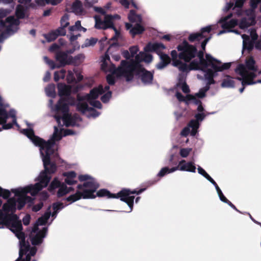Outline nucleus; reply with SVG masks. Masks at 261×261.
<instances>
[{
	"label": "nucleus",
	"mask_w": 261,
	"mask_h": 261,
	"mask_svg": "<svg viewBox=\"0 0 261 261\" xmlns=\"http://www.w3.org/2000/svg\"><path fill=\"white\" fill-rule=\"evenodd\" d=\"M88 199L85 197V194L82 191L78 190L74 194L71 195L66 198V200L70 202L71 203L75 202L81 199Z\"/></svg>",
	"instance_id": "nucleus-30"
},
{
	"label": "nucleus",
	"mask_w": 261,
	"mask_h": 261,
	"mask_svg": "<svg viewBox=\"0 0 261 261\" xmlns=\"http://www.w3.org/2000/svg\"><path fill=\"white\" fill-rule=\"evenodd\" d=\"M5 225L10 227V230L14 233L22 230L21 221L18 220V217L14 214L6 215L3 219Z\"/></svg>",
	"instance_id": "nucleus-10"
},
{
	"label": "nucleus",
	"mask_w": 261,
	"mask_h": 261,
	"mask_svg": "<svg viewBox=\"0 0 261 261\" xmlns=\"http://www.w3.org/2000/svg\"><path fill=\"white\" fill-rule=\"evenodd\" d=\"M43 36L48 42L54 41L58 37V35L56 34L54 30L51 31L48 34H44L43 35Z\"/></svg>",
	"instance_id": "nucleus-46"
},
{
	"label": "nucleus",
	"mask_w": 261,
	"mask_h": 261,
	"mask_svg": "<svg viewBox=\"0 0 261 261\" xmlns=\"http://www.w3.org/2000/svg\"><path fill=\"white\" fill-rule=\"evenodd\" d=\"M2 210L6 214H8L9 212L14 214L16 211V202L15 200L14 199L8 200L7 202L3 204Z\"/></svg>",
	"instance_id": "nucleus-26"
},
{
	"label": "nucleus",
	"mask_w": 261,
	"mask_h": 261,
	"mask_svg": "<svg viewBox=\"0 0 261 261\" xmlns=\"http://www.w3.org/2000/svg\"><path fill=\"white\" fill-rule=\"evenodd\" d=\"M72 11L75 13H80L83 11V6L81 1L75 0L72 4L71 7Z\"/></svg>",
	"instance_id": "nucleus-41"
},
{
	"label": "nucleus",
	"mask_w": 261,
	"mask_h": 261,
	"mask_svg": "<svg viewBox=\"0 0 261 261\" xmlns=\"http://www.w3.org/2000/svg\"><path fill=\"white\" fill-rule=\"evenodd\" d=\"M232 16V14L230 13L220 20V22H222V28L224 29H231L237 25L238 20L237 19H232L228 21H227Z\"/></svg>",
	"instance_id": "nucleus-20"
},
{
	"label": "nucleus",
	"mask_w": 261,
	"mask_h": 261,
	"mask_svg": "<svg viewBox=\"0 0 261 261\" xmlns=\"http://www.w3.org/2000/svg\"><path fill=\"white\" fill-rule=\"evenodd\" d=\"M208 181L211 182L215 186V189H216V191L220 198V199H222V198H223L225 196L222 193L221 189L218 186L217 184L212 178H211Z\"/></svg>",
	"instance_id": "nucleus-52"
},
{
	"label": "nucleus",
	"mask_w": 261,
	"mask_h": 261,
	"mask_svg": "<svg viewBox=\"0 0 261 261\" xmlns=\"http://www.w3.org/2000/svg\"><path fill=\"white\" fill-rule=\"evenodd\" d=\"M245 67L249 72L255 73L258 71V66L256 65V62L252 56H249L246 58Z\"/></svg>",
	"instance_id": "nucleus-22"
},
{
	"label": "nucleus",
	"mask_w": 261,
	"mask_h": 261,
	"mask_svg": "<svg viewBox=\"0 0 261 261\" xmlns=\"http://www.w3.org/2000/svg\"><path fill=\"white\" fill-rule=\"evenodd\" d=\"M246 0H232L226 3L225 11H228L232 8L233 13L238 17L241 16L244 14L242 7Z\"/></svg>",
	"instance_id": "nucleus-13"
},
{
	"label": "nucleus",
	"mask_w": 261,
	"mask_h": 261,
	"mask_svg": "<svg viewBox=\"0 0 261 261\" xmlns=\"http://www.w3.org/2000/svg\"><path fill=\"white\" fill-rule=\"evenodd\" d=\"M146 188H142L139 190H131L129 189L123 188L117 194L111 193L106 189H101L98 190L95 195L98 197H107V198H120V200L125 202L129 206L130 210L132 211L134 206L135 196L131 194L139 195L144 192Z\"/></svg>",
	"instance_id": "nucleus-1"
},
{
	"label": "nucleus",
	"mask_w": 261,
	"mask_h": 261,
	"mask_svg": "<svg viewBox=\"0 0 261 261\" xmlns=\"http://www.w3.org/2000/svg\"><path fill=\"white\" fill-rule=\"evenodd\" d=\"M196 167L194 162H187L186 160H181L178 164V165L176 167H173L172 171H175L177 170L180 171H185L195 173L196 172Z\"/></svg>",
	"instance_id": "nucleus-15"
},
{
	"label": "nucleus",
	"mask_w": 261,
	"mask_h": 261,
	"mask_svg": "<svg viewBox=\"0 0 261 261\" xmlns=\"http://www.w3.org/2000/svg\"><path fill=\"white\" fill-rule=\"evenodd\" d=\"M187 62H183L182 65L180 66L179 70L183 72H188L191 70H203L202 68H201L199 65V62L197 60H193L190 62L189 64H187Z\"/></svg>",
	"instance_id": "nucleus-18"
},
{
	"label": "nucleus",
	"mask_w": 261,
	"mask_h": 261,
	"mask_svg": "<svg viewBox=\"0 0 261 261\" xmlns=\"http://www.w3.org/2000/svg\"><path fill=\"white\" fill-rule=\"evenodd\" d=\"M220 64H218V63L215 62L214 65H213V69L216 72L217 71H222L224 70H227L230 68L231 66L230 63H224L222 65Z\"/></svg>",
	"instance_id": "nucleus-37"
},
{
	"label": "nucleus",
	"mask_w": 261,
	"mask_h": 261,
	"mask_svg": "<svg viewBox=\"0 0 261 261\" xmlns=\"http://www.w3.org/2000/svg\"><path fill=\"white\" fill-rule=\"evenodd\" d=\"M99 183L96 179L92 177L90 180L84 182L83 184H79L77 186V189L79 190H82L85 194V197L88 199H94L96 198L95 192L99 187Z\"/></svg>",
	"instance_id": "nucleus-9"
},
{
	"label": "nucleus",
	"mask_w": 261,
	"mask_h": 261,
	"mask_svg": "<svg viewBox=\"0 0 261 261\" xmlns=\"http://www.w3.org/2000/svg\"><path fill=\"white\" fill-rule=\"evenodd\" d=\"M145 31L143 26L141 25L139 23H137L129 31L130 34L133 37H134L137 35L141 34Z\"/></svg>",
	"instance_id": "nucleus-33"
},
{
	"label": "nucleus",
	"mask_w": 261,
	"mask_h": 261,
	"mask_svg": "<svg viewBox=\"0 0 261 261\" xmlns=\"http://www.w3.org/2000/svg\"><path fill=\"white\" fill-rule=\"evenodd\" d=\"M6 23H8L9 24V26L7 27V30L9 32L12 30L11 27L13 25H18L20 23V21L19 19L16 18L13 16H10L6 18V21H0V27L3 28L6 27Z\"/></svg>",
	"instance_id": "nucleus-21"
},
{
	"label": "nucleus",
	"mask_w": 261,
	"mask_h": 261,
	"mask_svg": "<svg viewBox=\"0 0 261 261\" xmlns=\"http://www.w3.org/2000/svg\"><path fill=\"white\" fill-rule=\"evenodd\" d=\"M227 78L224 79L222 83L221 87L224 88H233L234 87V81L230 76H227Z\"/></svg>",
	"instance_id": "nucleus-42"
},
{
	"label": "nucleus",
	"mask_w": 261,
	"mask_h": 261,
	"mask_svg": "<svg viewBox=\"0 0 261 261\" xmlns=\"http://www.w3.org/2000/svg\"><path fill=\"white\" fill-rule=\"evenodd\" d=\"M20 132L25 135L30 140L35 135L32 128H26L21 130Z\"/></svg>",
	"instance_id": "nucleus-50"
},
{
	"label": "nucleus",
	"mask_w": 261,
	"mask_h": 261,
	"mask_svg": "<svg viewBox=\"0 0 261 261\" xmlns=\"http://www.w3.org/2000/svg\"><path fill=\"white\" fill-rule=\"evenodd\" d=\"M42 161L44 170L41 172L38 177L39 182L37 183L40 184L41 190L43 188L47 187L50 180L51 176L48 175L47 174H53L57 170L56 164L54 162H51L50 158L48 157V155L43 157Z\"/></svg>",
	"instance_id": "nucleus-4"
},
{
	"label": "nucleus",
	"mask_w": 261,
	"mask_h": 261,
	"mask_svg": "<svg viewBox=\"0 0 261 261\" xmlns=\"http://www.w3.org/2000/svg\"><path fill=\"white\" fill-rule=\"evenodd\" d=\"M173 169V167L169 169L167 167H164L161 169L160 171L158 174V176L160 177H163L164 175H165L167 173L173 172L174 171H172V170Z\"/></svg>",
	"instance_id": "nucleus-53"
},
{
	"label": "nucleus",
	"mask_w": 261,
	"mask_h": 261,
	"mask_svg": "<svg viewBox=\"0 0 261 261\" xmlns=\"http://www.w3.org/2000/svg\"><path fill=\"white\" fill-rule=\"evenodd\" d=\"M204 77L207 81V83L208 85L214 84L215 83V81L214 80V72L211 69H207L205 71Z\"/></svg>",
	"instance_id": "nucleus-38"
},
{
	"label": "nucleus",
	"mask_w": 261,
	"mask_h": 261,
	"mask_svg": "<svg viewBox=\"0 0 261 261\" xmlns=\"http://www.w3.org/2000/svg\"><path fill=\"white\" fill-rule=\"evenodd\" d=\"M189 126L192 128L191 135L193 136H195L199 126V122L197 120H191L189 123Z\"/></svg>",
	"instance_id": "nucleus-40"
},
{
	"label": "nucleus",
	"mask_w": 261,
	"mask_h": 261,
	"mask_svg": "<svg viewBox=\"0 0 261 261\" xmlns=\"http://www.w3.org/2000/svg\"><path fill=\"white\" fill-rule=\"evenodd\" d=\"M234 71L236 73L241 76V77H237L236 79L241 81L242 86L254 84V79L257 76V74L246 70L243 64H238Z\"/></svg>",
	"instance_id": "nucleus-8"
},
{
	"label": "nucleus",
	"mask_w": 261,
	"mask_h": 261,
	"mask_svg": "<svg viewBox=\"0 0 261 261\" xmlns=\"http://www.w3.org/2000/svg\"><path fill=\"white\" fill-rule=\"evenodd\" d=\"M255 24H253L252 21L249 20L248 18L243 17L239 23V27L241 29H244Z\"/></svg>",
	"instance_id": "nucleus-43"
},
{
	"label": "nucleus",
	"mask_w": 261,
	"mask_h": 261,
	"mask_svg": "<svg viewBox=\"0 0 261 261\" xmlns=\"http://www.w3.org/2000/svg\"><path fill=\"white\" fill-rule=\"evenodd\" d=\"M175 96L177 98V99L179 101H183V102H185L186 103L187 105H188L189 104V102H188V101L187 98H186V96L185 97L180 92H177L175 94Z\"/></svg>",
	"instance_id": "nucleus-61"
},
{
	"label": "nucleus",
	"mask_w": 261,
	"mask_h": 261,
	"mask_svg": "<svg viewBox=\"0 0 261 261\" xmlns=\"http://www.w3.org/2000/svg\"><path fill=\"white\" fill-rule=\"evenodd\" d=\"M68 194V191L67 190V186L65 184L63 183L62 186L59 188L57 196L58 198H61L64 195Z\"/></svg>",
	"instance_id": "nucleus-47"
},
{
	"label": "nucleus",
	"mask_w": 261,
	"mask_h": 261,
	"mask_svg": "<svg viewBox=\"0 0 261 261\" xmlns=\"http://www.w3.org/2000/svg\"><path fill=\"white\" fill-rule=\"evenodd\" d=\"M160 57V61L156 64V67L158 69H162L166 67L171 62V59L169 56L163 54L159 56Z\"/></svg>",
	"instance_id": "nucleus-28"
},
{
	"label": "nucleus",
	"mask_w": 261,
	"mask_h": 261,
	"mask_svg": "<svg viewBox=\"0 0 261 261\" xmlns=\"http://www.w3.org/2000/svg\"><path fill=\"white\" fill-rule=\"evenodd\" d=\"M43 58L45 63L49 66L52 70L72 64V56L68 55L67 53L64 51L60 50L56 53L55 59L58 63H56L53 60L49 59L46 56H44Z\"/></svg>",
	"instance_id": "nucleus-5"
},
{
	"label": "nucleus",
	"mask_w": 261,
	"mask_h": 261,
	"mask_svg": "<svg viewBox=\"0 0 261 261\" xmlns=\"http://www.w3.org/2000/svg\"><path fill=\"white\" fill-rule=\"evenodd\" d=\"M95 28L98 29L104 30V20L102 21L99 16H95Z\"/></svg>",
	"instance_id": "nucleus-51"
},
{
	"label": "nucleus",
	"mask_w": 261,
	"mask_h": 261,
	"mask_svg": "<svg viewBox=\"0 0 261 261\" xmlns=\"http://www.w3.org/2000/svg\"><path fill=\"white\" fill-rule=\"evenodd\" d=\"M85 58V56L84 54H80L74 56V57H72V59L71 60L72 64L71 65H75L77 64L81 63L83 60Z\"/></svg>",
	"instance_id": "nucleus-49"
},
{
	"label": "nucleus",
	"mask_w": 261,
	"mask_h": 261,
	"mask_svg": "<svg viewBox=\"0 0 261 261\" xmlns=\"http://www.w3.org/2000/svg\"><path fill=\"white\" fill-rule=\"evenodd\" d=\"M69 18V15L67 14H65L60 20L61 25L66 28L69 24V22H68Z\"/></svg>",
	"instance_id": "nucleus-54"
},
{
	"label": "nucleus",
	"mask_w": 261,
	"mask_h": 261,
	"mask_svg": "<svg viewBox=\"0 0 261 261\" xmlns=\"http://www.w3.org/2000/svg\"><path fill=\"white\" fill-rule=\"evenodd\" d=\"M111 96H112V92L109 91L101 97L100 99L102 102L107 103L109 101Z\"/></svg>",
	"instance_id": "nucleus-60"
},
{
	"label": "nucleus",
	"mask_w": 261,
	"mask_h": 261,
	"mask_svg": "<svg viewBox=\"0 0 261 261\" xmlns=\"http://www.w3.org/2000/svg\"><path fill=\"white\" fill-rule=\"evenodd\" d=\"M11 195L9 190L4 189L0 187V197H2L4 199H8Z\"/></svg>",
	"instance_id": "nucleus-58"
},
{
	"label": "nucleus",
	"mask_w": 261,
	"mask_h": 261,
	"mask_svg": "<svg viewBox=\"0 0 261 261\" xmlns=\"http://www.w3.org/2000/svg\"><path fill=\"white\" fill-rule=\"evenodd\" d=\"M196 96H195V95H193L192 94H188L186 96V98L188 100L190 101V100H193V103L195 105H199L200 104H202V102L199 99H198L196 98Z\"/></svg>",
	"instance_id": "nucleus-56"
},
{
	"label": "nucleus",
	"mask_w": 261,
	"mask_h": 261,
	"mask_svg": "<svg viewBox=\"0 0 261 261\" xmlns=\"http://www.w3.org/2000/svg\"><path fill=\"white\" fill-rule=\"evenodd\" d=\"M205 59L204 58L199 59V65L201 68H202L203 71L208 66H211L213 68V65H214L215 62L218 63L219 65L221 63V62L214 57L211 55L206 54L205 55Z\"/></svg>",
	"instance_id": "nucleus-16"
},
{
	"label": "nucleus",
	"mask_w": 261,
	"mask_h": 261,
	"mask_svg": "<svg viewBox=\"0 0 261 261\" xmlns=\"http://www.w3.org/2000/svg\"><path fill=\"white\" fill-rule=\"evenodd\" d=\"M244 13L248 17L249 20L252 21L253 24L256 23L255 10L252 8L248 9L244 11Z\"/></svg>",
	"instance_id": "nucleus-39"
},
{
	"label": "nucleus",
	"mask_w": 261,
	"mask_h": 261,
	"mask_svg": "<svg viewBox=\"0 0 261 261\" xmlns=\"http://www.w3.org/2000/svg\"><path fill=\"white\" fill-rule=\"evenodd\" d=\"M58 89L59 96L61 97L65 96L64 98H67L68 99L71 100L70 105L73 106L74 105V98L70 96L71 93L70 86H67L64 83H59L58 84Z\"/></svg>",
	"instance_id": "nucleus-14"
},
{
	"label": "nucleus",
	"mask_w": 261,
	"mask_h": 261,
	"mask_svg": "<svg viewBox=\"0 0 261 261\" xmlns=\"http://www.w3.org/2000/svg\"><path fill=\"white\" fill-rule=\"evenodd\" d=\"M142 55L143 56V61L147 63H149L152 61L153 57L151 55L146 54L143 52Z\"/></svg>",
	"instance_id": "nucleus-63"
},
{
	"label": "nucleus",
	"mask_w": 261,
	"mask_h": 261,
	"mask_svg": "<svg viewBox=\"0 0 261 261\" xmlns=\"http://www.w3.org/2000/svg\"><path fill=\"white\" fill-rule=\"evenodd\" d=\"M55 132L54 133V139L49 140L47 141H45L44 139L35 135L31 139V141L37 146L40 147L41 154L43 157L47 156L50 158V156L54 153L53 146L55 144V140L56 137H58L57 140H60L61 136L57 134L58 128L55 126Z\"/></svg>",
	"instance_id": "nucleus-3"
},
{
	"label": "nucleus",
	"mask_w": 261,
	"mask_h": 261,
	"mask_svg": "<svg viewBox=\"0 0 261 261\" xmlns=\"http://www.w3.org/2000/svg\"><path fill=\"white\" fill-rule=\"evenodd\" d=\"M70 102L71 100L68 99L67 98H60L55 106L56 111L62 112L63 115L68 114L69 112V105Z\"/></svg>",
	"instance_id": "nucleus-17"
},
{
	"label": "nucleus",
	"mask_w": 261,
	"mask_h": 261,
	"mask_svg": "<svg viewBox=\"0 0 261 261\" xmlns=\"http://www.w3.org/2000/svg\"><path fill=\"white\" fill-rule=\"evenodd\" d=\"M178 51H180L178 58L185 62H190L197 55V49L195 45L190 44L187 41H184L179 44L177 47Z\"/></svg>",
	"instance_id": "nucleus-6"
},
{
	"label": "nucleus",
	"mask_w": 261,
	"mask_h": 261,
	"mask_svg": "<svg viewBox=\"0 0 261 261\" xmlns=\"http://www.w3.org/2000/svg\"><path fill=\"white\" fill-rule=\"evenodd\" d=\"M128 19L131 22L140 23L142 21V17L137 14L134 10H131L128 15Z\"/></svg>",
	"instance_id": "nucleus-36"
},
{
	"label": "nucleus",
	"mask_w": 261,
	"mask_h": 261,
	"mask_svg": "<svg viewBox=\"0 0 261 261\" xmlns=\"http://www.w3.org/2000/svg\"><path fill=\"white\" fill-rule=\"evenodd\" d=\"M11 117L14 118L13 120V121H12V123H2V124H3V126H2V129H10L11 128L13 125L14 124H15L16 126H17L18 127H19V125L17 123V122H16V118H15V115H10Z\"/></svg>",
	"instance_id": "nucleus-48"
},
{
	"label": "nucleus",
	"mask_w": 261,
	"mask_h": 261,
	"mask_svg": "<svg viewBox=\"0 0 261 261\" xmlns=\"http://www.w3.org/2000/svg\"><path fill=\"white\" fill-rule=\"evenodd\" d=\"M62 118L66 127L74 126L76 125V118L72 116L69 113L63 115Z\"/></svg>",
	"instance_id": "nucleus-29"
},
{
	"label": "nucleus",
	"mask_w": 261,
	"mask_h": 261,
	"mask_svg": "<svg viewBox=\"0 0 261 261\" xmlns=\"http://www.w3.org/2000/svg\"><path fill=\"white\" fill-rule=\"evenodd\" d=\"M30 249V245L29 242L25 241H20V247L19 252V257L16 260L18 261L19 258H21L22 256L27 254Z\"/></svg>",
	"instance_id": "nucleus-31"
},
{
	"label": "nucleus",
	"mask_w": 261,
	"mask_h": 261,
	"mask_svg": "<svg viewBox=\"0 0 261 261\" xmlns=\"http://www.w3.org/2000/svg\"><path fill=\"white\" fill-rule=\"evenodd\" d=\"M243 41V49H247L250 53L253 49L255 42L250 40V37L246 34H243L241 36Z\"/></svg>",
	"instance_id": "nucleus-24"
},
{
	"label": "nucleus",
	"mask_w": 261,
	"mask_h": 261,
	"mask_svg": "<svg viewBox=\"0 0 261 261\" xmlns=\"http://www.w3.org/2000/svg\"><path fill=\"white\" fill-rule=\"evenodd\" d=\"M47 232V228L44 227L41 230L39 231L34 237H33L31 241L32 245H39L42 242V239L45 237V234Z\"/></svg>",
	"instance_id": "nucleus-25"
},
{
	"label": "nucleus",
	"mask_w": 261,
	"mask_h": 261,
	"mask_svg": "<svg viewBox=\"0 0 261 261\" xmlns=\"http://www.w3.org/2000/svg\"><path fill=\"white\" fill-rule=\"evenodd\" d=\"M142 53L143 52H140L137 54L135 60L132 59L129 61L122 60L120 66L118 67L116 70L117 73L120 76L124 77L127 82L133 80V71L143 67L141 64V62L143 61Z\"/></svg>",
	"instance_id": "nucleus-2"
},
{
	"label": "nucleus",
	"mask_w": 261,
	"mask_h": 261,
	"mask_svg": "<svg viewBox=\"0 0 261 261\" xmlns=\"http://www.w3.org/2000/svg\"><path fill=\"white\" fill-rule=\"evenodd\" d=\"M171 56L172 57V65L175 67H177L178 70L179 69V67L182 65V62L181 60L177 59L178 57V54H177V51L175 50H173L171 51Z\"/></svg>",
	"instance_id": "nucleus-34"
},
{
	"label": "nucleus",
	"mask_w": 261,
	"mask_h": 261,
	"mask_svg": "<svg viewBox=\"0 0 261 261\" xmlns=\"http://www.w3.org/2000/svg\"><path fill=\"white\" fill-rule=\"evenodd\" d=\"M76 110L82 113V114H84L87 111L89 112H94L96 114H94V116H98V112L93 108L89 107L88 104L86 102H79L76 104Z\"/></svg>",
	"instance_id": "nucleus-27"
},
{
	"label": "nucleus",
	"mask_w": 261,
	"mask_h": 261,
	"mask_svg": "<svg viewBox=\"0 0 261 261\" xmlns=\"http://www.w3.org/2000/svg\"><path fill=\"white\" fill-rule=\"evenodd\" d=\"M41 190V187L39 184H35L34 185H29L24 188L12 189L11 191L15 194V196H22L25 203L32 204L34 199L30 196H27L28 193H30L33 196L36 195Z\"/></svg>",
	"instance_id": "nucleus-7"
},
{
	"label": "nucleus",
	"mask_w": 261,
	"mask_h": 261,
	"mask_svg": "<svg viewBox=\"0 0 261 261\" xmlns=\"http://www.w3.org/2000/svg\"><path fill=\"white\" fill-rule=\"evenodd\" d=\"M80 28H82L81 22L80 20H77L74 25L70 26L69 28L70 31H74L76 30H80Z\"/></svg>",
	"instance_id": "nucleus-64"
},
{
	"label": "nucleus",
	"mask_w": 261,
	"mask_h": 261,
	"mask_svg": "<svg viewBox=\"0 0 261 261\" xmlns=\"http://www.w3.org/2000/svg\"><path fill=\"white\" fill-rule=\"evenodd\" d=\"M198 173L203 176L206 179L209 180L212 177L208 174L201 167L199 166L197 168Z\"/></svg>",
	"instance_id": "nucleus-62"
},
{
	"label": "nucleus",
	"mask_w": 261,
	"mask_h": 261,
	"mask_svg": "<svg viewBox=\"0 0 261 261\" xmlns=\"http://www.w3.org/2000/svg\"><path fill=\"white\" fill-rule=\"evenodd\" d=\"M165 48V45L162 43L155 42L153 44L148 43L145 47V50L146 51H154L160 56L164 54L162 51Z\"/></svg>",
	"instance_id": "nucleus-19"
},
{
	"label": "nucleus",
	"mask_w": 261,
	"mask_h": 261,
	"mask_svg": "<svg viewBox=\"0 0 261 261\" xmlns=\"http://www.w3.org/2000/svg\"><path fill=\"white\" fill-rule=\"evenodd\" d=\"M15 15L18 19H23L25 17V9L23 6L18 5L17 6L15 11Z\"/></svg>",
	"instance_id": "nucleus-44"
},
{
	"label": "nucleus",
	"mask_w": 261,
	"mask_h": 261,
	"mask_svg": "<svg viewBox=\"0 0 261 261\" xmlns=\"http://www.w3.org/2000/svg\"><path fill=\"white\" fill-rule=\"evenodd\" d=\"M118 15L115 16H112L111 15H107L105 17L104 19V30H106L109 28L113 29L114 27H115L114 25L113 20L114 18L118 17Z\"/></svg>",
	"instance_id": "nucleus-32"
},
{
	"label": "nucleus",
	"mask_w": 261,
	"mask_h": 261,
	"mask_svg": "<svg viewBox=\"0 0 261 261\" xmlns=\"http://www.w3.org/2000/svg\"><path fill=\"white\" fill-rule=\"evenodd\" d=\"M63 184V182L60 181L57 178H55L50 183L48 189L50 192H51L58 188H59Z\"/></svg>",
	"instance_id": "nucleus-45"
},
{
	"label": "nucleus",
	"mask_w": 261,
	"mask_h": 261,
	"mask_svg": "<svg viewBox=\"0 0 261 261\" xmlns=\"http://www.w3.org/2000/svg\"><path fill=\"white\" fill-rule=\"evenodd\" d=\"M212 37V34H211L208 36L206 37L204 39V40L202 41V42L201 43V47L202 48L201 50L204 51H205L206 45L207 43H208V42L211 40Z\"/></svg>",
	"instance_id": "nucleus-59"
},
{
	"label": "nucleus",
	"mask_w": 261,
	"mask_h": 261,
	"mask_svg": "<svg viewBox=\"0 0 261 261\" xmlns=\"http://www.w3.org/2000/svg\"><path fill=\"white\" fill-rule=\"evenodd\" d=\"M154 71H150L146 70L144 67L133 71L134 75L138 76L144 85H151L153 80Z\"/></svg>",
	"instance_id": "nucleus-11"
},
{
	"label": "nucleus",
	"mask_w": 261,
	"mask_h": 261,
	"mask_svg": "<svg viewBox=\"0 0 261 261\" xmlns=\"http://www.w3.org/2000/svg\"><path fill=\"white\" fill-rule=\"evenodd\" d=\"M105 93L103 86L101 85H99L97 87H94L91 89L89 94H87L88 97L90 100H94L97 99L99 95H101Z\"/></svg>",
	"instance_id": "nucleus-23"
},
{
	"label": "nucleus",
	"mask_w": 261,
	"mask_h": 261,
	"mask_svg": "<svg viewBox=\"0 0 261 261\" xmlns=\"http://www.w3.org/2000/svg\"><path fill=\"white\" fill-rule=\"evenodd\" d=\"M9 117V115L4 107L3 103L0 102V124L6 123Z\"/></svg>",
	"instance_id": "nucleus-35"
},
{
	"label": "nucleus",
	"mask_w": 261,
	"mask_h": 261,
	"mask_svg": "<svg viewBox=\"0 0 261 261\" xmlns=\"http://www.w3.org/2000/svg\"><path fill=\"white\" fill-rule=\"evenodd\" d=\"M18 197L17 202L18 203L17 209L19 210H21L25 205V201H24L22 196H16Z\"/></svg>",
	"instance_id": "nucleus-57"
},
{
	"label": "nucleus",
	"mask_w": 261,
	"mask_h": 261,
	"mask_svg": "<svg viewBox=\"0 0 261 261\" xmlns=\"http://www.w3.org/2000/svg\"><path fill=\"white\" fill-rule=\"evenodd\" d=\"M213 30L212 25H208L202 28L199 32L193 33L189 35L188 39L190 42H199L202 39L211 34Z\"/></svg>",
	"instance_id": "nucleus-12"
},
{
	"label": "nucleus",
	"mask_w": 261,
	"mask_h": 261,
	"mask_svg": "<svg viewBox=\"0 0 261 261\" xmlns=\"http://www.w3.org/2000/svg\"><path fill=\"white\" fill-rule=\"evenodd\" d=\"M192 150L191 148H182L180 149L179 154L182 158H187Z\"/></svg>",
	"instance_id": "nucleus-55"
}]
</instances>
